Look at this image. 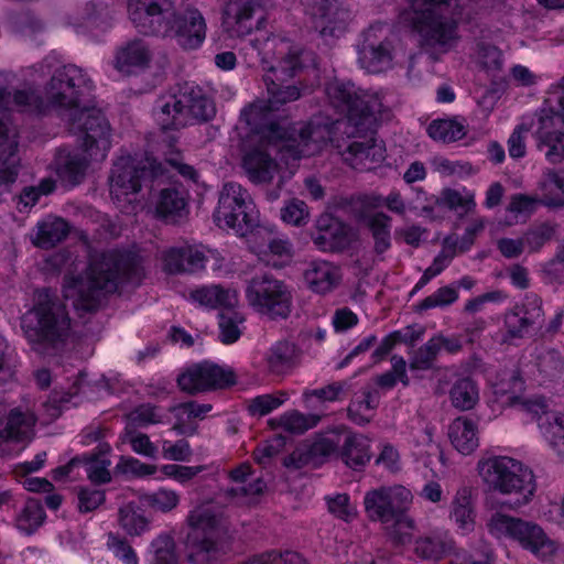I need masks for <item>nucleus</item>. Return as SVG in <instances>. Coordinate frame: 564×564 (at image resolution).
Listing matches in <instances>:
<instances>
[{"label":"nucleus","instance_id":"obj_60","mask_svg":"<svg viewBox=\"0 0 564 564\" xmlns=\"http://www.w3.org/2000/svg\"><path fill=\"white\" fill-rule=\"evenodd\" d=\"M390 523L392 525L388 527V534L397 544H405L412 540L415 521L405 512L398 514Z\"/></svg>","mask_w":564,"mask_h":564},{"label":"nucleus","instance_id":"obj_40","mask_svg":"<svg viewBox=\"0 0 564 564\" xmlns=\"http://www.w3.org/2000/svg\"><path fill=\"white\" fill-rule=\"evenodd\" d=\"M185 194L176 187L161 189L155 203L156 213L166 219L174 220L186 214Z\"/></svg>","mask_w":564,"mask_h":564},{"label":"nucleus","instance_id":"obj_1","mask_svg":"<svg viewBox=\"0 0 564 564\" xmlns=\"http://www.w3.org/2000/svg\"><path fill=\"white\" fill-rule=\"evenodd\" d=\"M329 102L340 112L346 113L341 119L333 122L332 127L324 124L330 132L323 147L330 141L341 149L337 133L346 134L354 140L348 143L343 154L345 160L354 167L371 169L370 164L384 160L382 142L377 141L368 132L376 120V115L382 110V101L378 94L356 88L351 83L332 82L326 86ZM321 126L319 123H312Z\"/></svg>","mask_w":564,"mask_h":564},{"label":"nucleus","instance_id":"obj_10","mask_svg":"<svg viewBox=\"0 0 564 564\" xmlns=\"http://www.w3.org/2000/svg\"><path fill=\"white\" fill-rule=\"evenodd\" d=\"M214 220L219 227L232 229L240 237L248 235L258 220L248 189L236 182L225 183L219 192Z\"/></svg>","mask_w":564,"mask_h":564},{"label":"nucleus","instance_id":"obj_14","mask_svg":"<svg viewBox=\"0 0 564 564\" xmlns=\"http://www.w3.org/2000/svg\"><path fill=\"white\" fill-rule=\"evenodd\" d=\"M70 78L67 66L55 70L46 90L45 99L41 98L34 90H18L13 95V102L19 111L29 113H44L51 108H62L69 104L68 91Z\"/></svg>","mask_w":564,"mask_h":564},{"label":"nucleus","instance_id":"obj_63","mask_svg":"<svg viewBox=\"0 0 564 564\" xmlns=\"http://www.w3.org/2000/svg\"><path fill=\"white\" fill-rule=\"evenodd\" d=\"M506 336L505 340L520 339L528 336L533 327L521 314L512 308L505 317Z\"/></svg>","mask_w":564,"mask_h":564},{"label":"nucleus","instance_id":"obj_33","mask_svg":"<svg viewBox=\"0 0 564 564\" xmlns=\"http://www.w3.org/2000/svg\"><path fill=\"white\" fill-rule=\"evenodd\" d=\"M338 457L354 470L362 469L371 459L370 440L362 434L344 435Z\"/></svg>","mask_w":564,"mask_h":564},{"label":"nucleus","instance_id":"obj_64","mask_svg":"<svg viewBox=\"0 0 564 564\" xmlns=\"http://www.w3.org/2000/svg\"><path fill=\"white\" fill-rule=\"evenodd\" d=\"M249 564H306V562L296 552L270 551L252 557L249 560Z\"/></svg>","mask_w":564,"mask_h":564},{"label":"nucleus","instance_id":"obj_61","mask_svg":"<svg viewBox=\"0 0 564 564\" xmlns=\"http://www.w3.org/2000/svg\"><path fill=\"white\" fill-rule=\"evenodd\" d=\"M154 564H178L175 543L171 535L161 534L152 542Z\"/></svg>","mask_w":564,"mask_h":564},{"label":"nucleus","instance_id":"obj_42","mask_svg":"<svg viewBox=\"0 0 564 564\" xmlns=\"http://www.w3.org/2000/svg\"><path fill=\"white\" fill-rule=\"evenodd\" d=\"M109 452V445H101L98 455H91L89 457L84 456L83 458H73V465H75L76 463H85L86 473L90 481L95 484L109 482L111 480V474L109 470V466L111 463L110 459L108 458Z\"/></svg>","mask_w":564,"mask_h":564},{"label":"nucleus","instance_id":"obj_43","mask_svg":"<svg viewBox=\"0 0 564 564\" xmlns=\"http://www.w3.org/2000/svg\"><path fill=\"white\" fill-rule=\"evenodd\" d=\"M186 98L184 112L187 115V126L193 121H207L215 116L214 102L200 91L181 93Z\"/></svg>","mask_w":564,"mask_h":564},{"label":"nucleus","instance_id":"obj_23","mask_svg":"<svg viewBox=\"0 0 564 564\" xmlns=\"http://www.w3.org/2000/svg\"><path fill=\"white\" fill-rule=\"evenodd\" d=\"M383 31L381 26H371L364 34L358 59L370 73L383 72L392 65V43Z\"/></svg>","mask_w":564,"mask_h":564},{"label":"nucleus","instance_id":"obj_28","mask_svg":"<svg viewBox=\"0 0 564 564\" xmlns=\"http://www.w3.org/2000/svg\"><path fill=\"white\" fill-rule=\"evenodd\" d=\"M514 541L541 560H551L558 551V544L536 523L521 519Z\"/></svg>","mask_w":564,"mask_h":564},{"label":"nucleus","instance_id":"obj_56","mask_svg":"<svg viewBox=\"0 0 564 564\" xmlns=\"http://www.w3.org/2000/svg\"><path fill=\"white\" fill-rule=\"evenodd\" d=\"M319 416L316 414H303L299 411H290L279 419V425L286 432L302 434L317 425Z\"/></svg>","mask_w":564,"mask_h":564},{"label":"nucleus","instance_id":"obj_54","mask_svg":"<svg viewBox=\"0 0 564 564\" xmlns=\"http://www.w3.org/2000/svg\"><path fill=\"white\" fill-rule=\"evenodd\" d=\"M451 400L455 408L470 410L478 401V390L470 379L458 380L451 389Z\"/></svg>","mask_w":564,"mask_h":564},{"label":"nucleus","instance_id":"obj_38","mask_svg":"<svg viewBox=\"0 0 564 564\" xmlns=\"http://www.w3.org/2000/svg\"><path fill=\"white\" fill-rule=\"evenodd\" d=\"M213 410V405L209 403H198L196 401H188L178 403L169 409V411L175 417V424L173 430L180 434H194L195 429L188 431V425L194 420H203Z\"/></svg>","mask_w":564,"mask_h":564},{"label":"nucleus","instance_id":"obj_7","mask_svg":"<svg viewBox=\"0 0 564 564\" xmlns=\"http://www.w3.org/2000/svg\"><path fill=\"white\" fill-rule=\"evenodd\" d=\"M477 469L489 489L516 497L508 505L512 509L528 503L535 491L533 473L511 457L496 456L479 460Z\"/></svg>","mask_w":564,"mask_h":564},{"label":"nucleus","instance_id":"obj_52","mask_svg":"<svg viewBox=\"0 0 564 564\" xmlns=\"http://www.w3.org/2000/svg\"><path fill=\"white\" fill-rule=\"evenodd\" d=\"M556 231V225L544 221L535 224L527 229L522 238L529 253L540 251L545 243L552 240Z\"/></svg>","mask_w":564,"mask_h":564},{"label":"nucleus","instance_id":"obj_20","mask_svg":"<svg viewBox=\"0 0 564 564\" xmlns=\"http://www.w3.org/2000/svg\"><path fill=\"white\" fill-rule=\"evenodd\" d=\"M352 19L351 7L346 0H318L313 26L326 43H332L348 31Z\"/></svg>","mask_w":564,"mask_h":564},{"label":"nucleus","instance_id":"obj_59","mask_svg":"<svg viewBox=\"0 0 564 564\" xmlns=\"http://www.w3.org/2000/svg\"><path fill=\"white\" fill-rule=\"evenodd\" d=\"M533 327H541L544 321L542 300L534 293L527 294L523 302L513 307Z\"/></svg>","mask_w":564,"mask_h":564},{"label":"nucleus","instance_id":"obj_31","mask_svg":"<svg viewBox=\"0 0 564 564\" xmlns=\"http://www.w3.org/2000/svg\"><path fill=\"white\" fill-rule=\"evenodd\" d=\"M186 98L177 95H166L158 99L154 117L162 130H178L187 126V115L184 112Z\"/></svg>","mask_w":564,"mask_h":564},{"label":"nucleus","instance_id":"obj_29","mask_svg":"<svg viewBox=\"0 0 564 564\" xmlns=\"http://www.w3.org/2000/svg\"><path fill=\"white\" fill-rule=\"evenodd\" d=\"M70 231L68 221L56 215L40 219L30 234L31 243L42 250H50L62 243Z\"/></svg>","mask_w":564,"mask_h":564},{"label":"nucleus","instance_id":"obj_13","mask_svg":"<svg viewBox=\"0 0 564 564\" xmlns=\"http://www.w3.org/2000/svg\"><path fill=\"white\" fill-rule=\"evenodd\" d=\"M250 45L258 52L263 64L264 72L280 70L281 75H296L303 67L308 55L303 50L292 46L288 41L271 35L257 37Z\"/></svg>","mask_w":564,"mask_h":564},{"label":"nucleus","instance_id":"obj_46","mask_svg":"<svg viewBox=\"0 0 564 564\" xmlns=\"http://www.w3.org/2000/svg\"><path fill=\"white\" fill-rule=\"evenodd\" d=\"M367 224L373 239V249L382 254L391 247V218L383 213H376L367 218Z\"/></svg>","mask_w":564,"mask_h":564},{"label":"nucleus","instance_id":"obj_55","mask_svg":"<svg viewBox=\"0 0 564 564\" xmlns=\"http://www.w3.org/2000/svg\"><path fill=\"white\" fill-rule=\"evenodd\" d=\"M521 519L502 514L500 512L494 513L486 527L488 532L496 539H516L517 531Z\"/></svg>","mask_w":564,"mask_h":564},{"label":"nucleus","instance_id":"obj_4","mask_svg":"<svg viewBox=\"0 0 564 564\" xmlns=\"http://www.w3.org/2000/svg\"><path fill=\"white\" fill-rule=\"evenodd\" d=\"M113 129L97 104L73 110V185L93 162L104 161L112 145Z\"/></svg>","mask_w":564,"mask_h":564},{"label":"nucleus","instance_id":"obj_18","mask_svg":"<svg viewBox=\"0 0 564 564\" xmlns=\"http://www.w3.org/2000/svg\"><path fill=\"white\" fill-rule=\"evenodd\" d=\"M235 372L216 364L204 361L187 368L177 378L180 389L196 394L235 384Z\"/></svg>","mask_w":564,"mask_h":564},{"label":"nucleus","instance_id":"obj_17","mask_svg":"<svg viewBox=\"0 0 564 564\" xmlns=\"http://www.w3.org/2000/svg\"><path fill=\"white\" fill-rule=\"evenodd\" d=\"M503 403L519 408L520 411L531 415L549 442L560 454L564 455V414L551 411L544 399H524L520 395L507 397Z\"/></svg>","mask_w":564,"mask_h":564},{"label":"nucleus","instance_id":"obj_25","mask_svg":"<svg viewBox=\"0 0 564 564\" xmlns=\"http://www.w3.org/2000/svg\"><path fill=\"white\" fill-rule=\"evenodd\" d=\"M162 268L167 273L197 272L205 268L204 252L194 246L170 247L160 254Z\"/></svg>","mask_w":564,"mask_h":564},{"label":"nucleus","instance_id":"obj_48","mask_svg":"<svg viewBox=\"0 0 564 564\" xmlns=\"http://www.w3.org/2000/svg\"><path fill=\"white\" fill-rule=\"evenodd\" d=\"M95 86L84 69L73 66V110L97 104L94 96Z\"/></svg>","mask_w":564,"mask_h":564},{"label":"nucleus","instance_id":"obj_19","mask_svg":"<svg viewBox=\"0 0 564 564\" xmlns=\"http://www.w3.org/2000/svg\"><path fill=\"white\" fill-rule=\"evenodd\" d=\"M538 127L534 132L536 147L544 153L545 159L557 164L564 161V132L554 130L555 121L564 123V97L558 99V107L542 108L536 112Z\"/></svg>","mask_w":564,"mask_h":564},{"label":"nucleus","instance_id":"obj_39","mask_svg":"<svg viewBox=\"0 0 564 564\" xmlns=\"http://www.w3.org/2000/svg\"><path fill=\"white\" fill-rule=\"evenodd\" d=\"M191 299L202 306L223 310L235 307L238 302L237 292L225 290L218 285L205 286L191 292Z\"/></svg>","mask_w":564,"mask_h":564},{"label":"nucleus","instance_id":"obj_37","mask_svg":"<svg viewBox=\"0 0 564 564\" xmlns=\"http://www.w3.org/2000/svg\"><path fill=\"white\" fill-rule=\"evenodd\" d=\"M152 52L142 40H133L122 46L116 55V67L130 73L134 68L143 69L150 65Z\"/></svg>","mask_w":564,"mask_h":564},{"label":"nucleus","instance_id":"obj_5","mask_svg":"<svg viewBox=\"0 0 564 564\" xmlns=\"http://www.w3.org/2000/svg\"><path fill=\"white\" fill-rule=\"evenodd\" d=\"M410 3L412 24L426 46L447 53L457 45L464 11L459 0H410Z\"/></svg>","mask_w":564,"mask_h":564},{"label":"nucleus","instance_id":"obj_24","mask_svg":"<svg viewBox=\"0 0 564 564\" xmlns=\"http://www.w3.org/2000/svg\"><path fill=\"white\" fill-rule=\"evenodd\" d=\"M169 26L171 31L161 36L174 39L185 50H195L205 40V20L197 10H188L183 15H178L174 9V17Z\"/></svg>","mask_w":564,"mask_h":564},{"label":"nucleus","instance_id":"obj_32","mask_svg":"<svg viewBox=\"0 0 564 564\" xmlns=\"http://www.w3.org/2000/svg\"><path fill=\"white\" fill-rule=\"evenodd\" d=\"M476 516V502L471 488H459L451 502L449 519L459 532L469 534L475 529Z\"/></svg>","mask_w":564,"mask_h":564},{"label":"nucleus","instance_id":"obj_2","mask_svg":"<svg viewBox=\"0 0 564 564\" xmlns=\"http://www.w3.org/2000/svg\"><path fill=\"white\" fill-rule=\"evenodd\" d=\"M259 135L258 143L246 150L241 166L253 184H268L279 172V165L271 155L276 149L282 159L299 160L318 153L330 132L325 126L296 123L290 128L270 123L268 128L251 129Z\"/></svg>","mask_w":564,"mask_h":564},{"label":"nucleus","instance_id":"obj_30","mask_svg":"<svg viewBox=\"0 0 564 564\" xmlns=\"http://www.w3.org/2000/svg\"><path fill=\"white\" fill-rule=\"evenodd\" d=\"M36 419L30 411L13 409L10 411L7 424L0 430V455L6 453V445L30 441L34 434Z\"/></svg>","mask_w":564,"mask_h":564},{"label":"nucleus","instance_id":"obj_6","mask_svg":"<svg viewBox=\"0 0 564 564\" xmlns=\"http://www.w3.org/2000/svg\"><path fill=\"white\" fill-rule=\"evenodd\" d=\"M162 163L152 158L120 156L115 161L109 177L110 196L116 206L130 214L137 206V197L143 184L163 175Z\"/></svg>","mask_w":564,"mask_h":564},{"label":"nucleus","instance_id":"obj_45","mask_svg":"<svg viewBox=\"0 0 564 564\" xmlns=\"http://www.w3.org/2000/svg\"><path fill=\"white\" fill-rule=\"evenodd\" d=\"M379 395L377 391L364 388L348 406L349 417L357 424L362 425L370 421L371 413L378 406Z\"/></svg>","mask_w":564,"mask_h":564},{"label":"nucleus","instance_id":"obj_50","mask_svg":"<svg viewBox=\"0 0 564 564\" xmlns=\"http://www.w3.org/2000/svg\"><path fill=\"white\" fill-rule=\"evenodd\" d=\"M245 316L234 307L219 313V338L224 344H232L241 336V325Z\"/></svg>","mask_w":564,"mask_h":564},{"label":"nucleus","instance_id":"obj_53","mask_svg":"<svg viewBox=\"0 0 564 564\" xmlns=\"http://www.w3.org/2000/svg\"><path fill=\"white\" fill-rule=\"evenodd\" d=\"M441 202L444 206L458 213L460 216L471 213L476 207L475 193L464 188L456 191L452 188L442 192Z\"/></svg>","mask_w":564,"mask_h":564},{"label":"nucleus","instance_id":"obj_36","mask_svg":"<svg viewBox=\"0 0 564 564\" xmlns=\"http://www.w3.org/2000/svg\"><path fill=\"white\" fill-rule=\"evenodd\" d=\"M455 549V541L448 531H434L415 541L414 552L424 560L438 561Z\"/></svg>","mask_w":564,"mask_h":564},{"label":"nucleus","instance_id":"obj_49","mask_svg":"<svg viewBox=\"0 0 564 564\" xmlns=\"http://www.w3.org/2000/svg\"><path fill=\"white\" fill-rule=\"evenodd\" d=\"M140 502L158 512L167 513L180 505V495L172 489L160 488L153 492H143L139 497Z\"/></svg>","mask_w":564,"mask_h":564},{"label":"nucleus","instance_id":"obj_35","mask_svg":"<svg viewBox=\"0 0 564 564\" xmlns=\"http://www.w3.org/2000/svg\"><path fill=\"white\" fill-rule=\"evenodd\" d=\"M536 191L541 205L551 208L564 206V170L546 169L543 171Z\"/></svg>","mask_w":564,"mask_h":564},{"label":"nucleus","instance_id":"obj_22","mask_svg":"<svg viewBox=\"0 0 564 564\" xmlns=\"http://www.w3.org/2000/svg\"><path fill=\"white\" fill-rule=\"evenodd\" d=\"M19 131L10 118L0 117V195L17 181L20 167Z\"/></svg>","mask_w":564,"mask_h":564},{"label":"nucleus","instance_id":"obj_8","mask_svg":"<svg viewBox=\"0 0 564 564\" xmlns=\"http://www.w3.org/2000/svg\"><path fill=\"white\" fill-rule=\"evenodd\" d=\"M21 328L30 344L55 347L68 336L70 321L67 307L56 297L41 295L22 316Z\"/></svg>","mask_w":564,"mask_h":564},{"label":"nucleus","instance_id":"obj_34","mask_svg":"<svg viewBox=\"0 0 564 564\" xmlns=\"http://www.w3.org/2000/svg\"><path fill=\"white\" fill-rule=\"evenodd\" d=\"M448 437L455 449L463 455H470L479 446L477 423L467 416H458L451 423Z\"/></svg>","mask_w":564,"mask_h":564},{"label":"nucleus","instance_id":"obj_47","mask_svg":"<svg viewBox=\"0 0 564 564\" xmlns=\"http://www.w3.org/2000/svg\"><path fill=\"white\" fill-rule=\"evenodd\" d=\"M45 520L44 509L39 500L29 499L15 518L17 528L25 533L32 534Z\"/></svg>","mask_w":564,"mask_h":564},{"label":"nucleus","instance_id":"obj_15","mask_svg":"<svg viewBox=\"0 0 564 564\" xmlns=\"http://www.w3.org/2000/svg\"><path fill=\"white\" fill-rule=\"evenodd\" d=\"M413 501L410 489L401 485L371 489L364 497V507L371 521L389 524L398 514L405 512Z\"/></svg>","mask_w":564,"mask_h":564},{"label":"nucleus","instance_id":"obj_58","mask_svg":"<svg viewBox=\"0 0 564 564\" xmlns=\"http://www.w3.org/2000/svg\"><path fill=\"white\" fill-rule=\"evenodd\" d=\"M129 425L132 427H145L163 422V414L156 405L141 404L127 414Z\"/></svg>","mask_w":564,"mask_h":564},{"label":"nucleus","instance_id":"obj_44","mask_svg":"<svg viewBox=\"0 0 564 564\" xmlns=\"http://www.w3.org/2000/svg\"><path fill=\"white\" fill-rule=\"evenodd\" d=\"M426 131L434 141L452 143L465 137L466 124L456 118L436 119L429 124Z\"/></svg>","mask_w":564,"mask_h":564},{"label":"nucleus","instance_id":"obj_57","mask_svg":"<svg viewBox=\"0 0 564 564\" xmlns=\"http://www.w3.org/2000/svg\"><path fill=\"white\" fill-rule=\"evenodd\" d=\"M119 524L130 535H140L149 529L148 519L138 513L132 505L119 509Z\"/></svg>","mask_w":564,"mask_h":564},{"label":"nucleus","instance_id":"obj_16","mask_svg":"<svg viewBox=\"0 0 564 564\" xmlns=\"http://www.w3.org/2000/svg\"><path fill=\"white\" fill-rule=\"evenodd\" d=\"M174 9L170 0H128L129 20L144 35L169 33Z\"/></svg>","mask_w":564,"mask_h":564},{"label":"nucleus","instance_id":"obj_62","mask_svg":"<svg viewBox=\"0 0 564 564\" xmlns=\"http://www.w3.org/2000/svg\"><path fill=\"white\" fill-rule=\"evenodd\" d=\"M476 61L488 73H497L502 67L501 52L494 45L479 42L477 44Z\"/></svg>","mask_w":564,"mask_h":564},{"label":"nucleus","instance_id":"obj_21","mask_svg":"<svg viewBox=\"0 0 564 564\" xmlns=\"http://www.w3.org/2000/svg\"><path fill=\"white\" fill-rule=\"evenodd\" d=\"M262 18V0H227L223 10V29L230 39H243L258 29Z\"/></svg>","mask_w":564,"mask_h":564},{"label":"nucleus","instance_id":"obj_26","mask_svg":"<svg viewBox=\"0 0 564 564\" xmlns=\"http://www.w3.org/2000/svg\"><path fill=\"white\" fill-rule=\"evenodd\" d=\"M317 249L335 252L344 249L348 242V227L328 214L321 215L311 235Z\"/></svg>","mask_w":564,"mask_h":564},{"label":"nucleus","instance_id":"obj_11","mask_svg":"<svg viewBox=\"0 0 564 564\" xmlns=\"http://www.w3.org/2000/svg\"><path fill=\"white\" fill-rule=\"evenodd\" d=\"M248 304L270 319L286 318L292 310V294L288 285L272 274L251 278L246 288Z\"/></svg>","mask_w":564,"mask_h":564},{"label":"nucleus","instance_id":"obj_9","mask_svg":"<svg viewBox=\"0 0 564 564\" xmlns=\"http://www.w3.org/2000/svg\"><path fill=\"white\" fill-rule=\"evenodd\" d=\"M188 561L193 564H210L221 552L226 528L223 519L212 506L203 505L187 517Z\"/></svg>","mask_w":564,"mask_h":564},{"label":"nucleus","instance_id":"obj_51","mask_svg":"<svg viewBox=\"0 0 564 564\" xmlns=\"http://www.w3.org/2000/svg\"><path fill=\"white\" fill-rule=\"evenodd\" d=\"M442 336H434L414 350L410 356V369L413 371L431 369L442 348Z\"/></svg>","mask_w":564,"mask_h":564},{"label":"nucleus","instance_id":"obj_3","mask_svg":"<svg viewBox=\"0 0 564 564\" xmlns=\"http://www.w3.org/2000/svg\"><path fill=\"white\" fill-rule=\"evenodd\" d=\"M143 276V269L132 253L110 250L90 261L87 279L77 282L73 279L76 291L75 307L95 311L106 294L113 293L122 283L138 284Z\"/></svg>","mask_w":564,"mask_h":564},{"label":"nucleus","instance_id":"obj_41","mask_svg":"<svg viewBox=\"0 0 564 564\" xmlns=\"http://www.w3.org/2000/svg\"><path fill=\"white\" fill-rule=\"evenodd\" d=\"M295 345L282 340L275 343L268 351L267 364L271 373L284 375L295 366Z\"/></svg>","mask_w":564,"mask_h":564},{"label":"nucleus","instance_id":"obj_27","mask_svg":"<svg viewBox=\"0 0 564 564\" xmlns=\"http://www.w3.org/2000/svg\"><path fill=\"white\" fill-rule=\"evenodd\" d=\"M303 278L311 291L327 294L339 286L343 273L337 264L318 259L307 263Z\"/></svg>","mask_w":564,"mask_h":564},{"label":"nucleus","instance_id":"obj_12","mask_svg":"<svg viewBox=\"0 0 564 564\" xmlns=\"http://www.w3.org/2000/svg\"><path fill=\"white\" fill-rule=\"evenodd\" d=\"M295 75H281L280 70L271 69L263 75L268 99L256 101L243 108L240 120L250 129L268 128L267 115L269 111L279 110L282 106L295 101L301 97V90L294 85H284Z\"/></svg>","mask_w":564,"mask_h":564}]
</instances>
